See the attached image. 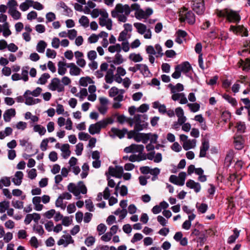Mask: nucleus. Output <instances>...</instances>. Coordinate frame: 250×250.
Segmentation results:
<instances>
[{
    "mask_svg": "<svg viewBox=\"0 0 250 250\" xmlns=\"http://www.w3.org/2000/svg\"><path fill=\"white\" fill-rule=\"evenodd\" d=\"M80 24L84 28H87L89 26V21L88 18L85 16H82L79 19Z\"/></svg>",
    "mask_w": 250,
    "mask_h": 250,
    "instance_id": "52",
    "label": "nucleus"
},
{
    "mask_svg": "<svg viewBox=\"0 0 250 250\" xmlns=\"http://www.w3.org/2000/svg\"><path fill=\"white\" fill-rule=\"evenodd\" d=\"M28 93H29V90H26L23 95L25 98V104L26 105H34L41 102V100L40 99L33 98Z\"/></svg>",
    "mask_w": 250,
    "mask_h": 250,
    "instance_id": "15",
    "label": "nucleus"
},
{
    "mask_svg": "<svg viewBox=\"0 0 250 250\" xmlns=\"http://www.w3.org/2000/svg\"><path fill=\"white\" fill-rule=\"evenodd\" d=\"M187 35V33L186 31L179 29L175 33V42L178 44H182Z\"/></svg>",
    "mask_w": 250,
    "mask_h": 250,
    "instance_id": "19",
    "label": "nucleus"
},
{
    "mask_svg": "<svg viewBox=\"0 0 250 250\" xmlns=\"http://www.w3.org/2000/svg\"><path fill=\"white\" fill-rule=\"evenodd\" d=\"M138 67L139 70H140L144 75H147L149 73L148 68L146 64H138Z\"/></svg>",
    "mask_w": 250,
    "mask_h": 250,
    "instance_id": "56",
    "label": "nucleus"
},
{
    "mask_svg": "<svg viewBox=\"0 0 250 250\" xmlns=\"http://www.w3.org/2000/svg\"><path fill=\"white\" fill-rule=\"evenodd\" d=\"M128 160L132 162H134L136 161L139 162L146 160V157H145L144 155H141L133 154L129 157Z\"/></svg>",
    "mask_w": 250,
    "mask_h": 250,
    "instance_id": "38",
    "label": "nucleus"
},
{
    "mask_svg": "<svg viewBox=\"0 0 250 250\" xmlns=\"http://www.w3.org/2000/svg\"><path fill=\"white\" fill-rule=\"evenodd\" d=\"M7 7L9 8V11L17 8L18 3L15 0H10L7 3Z\"/></svg>",
    "mask_w": 250,
    "mask_h": 250,
    "instance_id": "64",
    "label": "nucleus"
},
{
    "mask_svg": "<svg viewBox=\"0 0 250 250\" xmlns=\"http://www.w3.org/2000/svg\"><path fill=\"white\" fill-rule=\"evenodd\" d=\"M77 2L74 4V7L75 10L82 12L83 10V5L86 3L85 0H76Z\"/></svg>",
    "mask_w": 250,
    "mask_h": 250,
    "instance_id": "36",
    "label": "nucleus"
},
{
    "mask_svg": "<svg viewBox=\"0 0 250 250\" xmlns=\"http://www.w3.org/2000/svg\"><path fill=\"white\" fill-rule=\"evenodd\" d=\"M229 31L232 32L236 35H239L242 37H247L248 36L247 29L242 25H231L229 28Z\"/></svg>",
    "mask_w": 250,
    "mask_h": 250,
    "instance_id": "12",
    "label": "nucleus"
},
{
    "mask_svg": "<svg viewBox=\"0 0 250 250\" xmlns=\"http://www.w3.org/2000/svg\"><path fill=\"white\" fill-rule=\"evenodd\" d=\"M125 61L122 55L119 53H117L112 61V62L116 65H120L123 63Z\"/></svg>",
    "mask_w": 250,
    "mask_h": 250,
    "instance_id": "42",
    "label": "nucleus"
},
{
    "mask_svg": "<svg viewBox=\"0 0 250 250\" xmlns=\"http://www.w3.org/2000/svg\"><path fill=\"white\" fill-rule=\"evenodd\" d=\"M137 32L140 35H143L145 39H151L152 38V31L151 29L141 22H135L133 24Z\"/></svg>",
    "mask_w": 250,
    "mask_h": 250,
    "instance_id": "7",
    "label": "nucleus"
},
{
    "mask_svg": "<svg viewBox=\"0 0 250 250\" xmlns=\"http://www.w3.org/2000/svg\"><path fill=\"white\" fill-rule=\"evenodd\" d=\"M113 120L111 118H107L101 120L95 124H91L88 128V131L91 135L99 134L102 128H104L109 124H112Z\"/></svg>",
    "mask_w": 250,
    "mask_h": 250,
    "instance_id": "3",
    "label": "nucleus"
},
{
    "mask_svg": "<svg viewBox=\"0 0 250 250\" xmlns=\"http://www.w3.org/2000/svg\"><path fill=\"white\" fill-rule=\"evenodd\" d=\"M93 83V80L89 77H82L79 80V84L83 87H86L88 84Z\"/></svg>",
    "mask_w": 250,
    "mask_h": 250,
    "instance_id": "37",
    "label": "nucleus"
},
{
    "mask_svg": "<svg viewBox=\"0 0 250 250\" xmlns=\"http://www.w3.org/2000/svg\"><path fill=\"white\" fill-rule=\"evenodd\" d=\"M244 140L241 135H236L234 137V145L238 150L242 149L244 147Z\"/></svg>",
    "mask_w": 250,
    "mask_h": 250,
    "instance_id": "20",
    "label": "nucleus"
},
{
    "mask_svg": "<svg viewBox=\"0 0 250 250\" xmlns=\"http://www.w3.org/2000/svg\"><path fill=\"white\" fill-rule=\"evenodd\" d=\"M144 146L142 145L132 144L124 148L126 153H132L137 155H144Z\"/></svg>",
    "mask_w": 250,
    "mask_h": 250,
    "instance_id": "9",
    "label": "nucleus"
},
{
    "mask_svg": "<svg viewBox=\"0 0 250 250\" xmlns=\"http://www.w3.org/2000/svg\"><path fill=\"white\" fill-rule=\"evenodd\" d=\"M239 231L237 229H234L233 230V234L230 235L228 240V243L229 244H232L234 243L236 239L239 237Z\"/></svg>",
    "mask_w": 250,
    "mask_h": 250,
    "instance_id": "48",
    "label": "nucleus"
},
{
    "mask_svg": "<svg viewBox=\"0 0 250 250\" xmlns=\"http://www.w3.org/2000/svg\"><path fill=\"white\" fill-rule=\"evenodd\" d=\"M141 117V115L137 114L135 115L133 118L128 120V123L131 126H134L135 130L137 131L143 130L147 126V123L145 122L144 121H142Z\"/></svg>",
    "mask_w": 250,
    "mask_h": 250,
    "instance_id": "6",
    "label": "nucleus"
},
{
    "mask_svg": "<svg viewBox=\"0 0 250 250\" xmlns=\"http://www.w3.org/2000/svg\"><path fill=\"white\" fill-rule=\"evenodd\" d=\"M50 78V75L48 73H43L39 79L37 83L40 84H44L47 80Z\"/></svg>",
    "mask_w": 250,
    "mask_h": 250,
    "instance_id": "55",
    "label": "nucleus"
},
{
    "mask_svg": "<svg viewBox=\"0 0 250 250\" xmlns=\"http://www.w3.org/2000/svg\"><path fill=\"white\" fill-rule=\"evenodd\" d=\"M153 10L151 8H147L145 10L140 9L135 12V17L139 20L146 19L153 14Z\"/></svg>",
    "mask_w": 250,
    "mask_h": 250,
    "instance_id": "11",
    "label": "nucleus"
},
{
    "mask_svg": "<svg viewBox=\"0 0 250 250\" xmlns=\"http://www.w3.org/2000/svg\"><path fill=\"white\" fill-rule=\"evenodd\" d=\"M110 196V190H109L108 187H106L104 192L103 193L102 192H99L97 195L96 198V200L97 201H100L102 200L103 197L105 200H107Z\"/></svg>",
    "mask_w": 250,
    "mask_h": 250,
    "instance_id": "28",
    "label": "nucleus"
},
{
    "mask_svg": "<svg viewBox=\"0 0 250 250\" xmlns=\"http://www.w3.org/2000/svg\"><path fill=\"white\" fill-rule=\"evenodd\" d=\"M28 66L23 67L21 69V78L24 82H27L28 80Z\"/></svg>",
    "mask_w": 250,
    "mask_h": 250,
    "instance_id": "46",
    "label": "nucleus"
},
{
    "mask_svg": "<svg viewBox=\"0 0 250 250\" xmlns=\"http://www.w3.org/2000/svg\"><path fill=\"white\" fill-rule=\"evenodd\" d=\"M124 89H119L115 86L112 87L108 91L110 97L113 98L114 101L122 102L124 100Z\"/></svg>",
    "mask_w": 250,
    "mask_h": 250,
    "instance_id": "8",
    "label": "nucleus"
},
{
    "mask_svg": "<svg viewBox=\"0 0 250 250\" xmlns=\"http://www.w3.org/2000/svg\"><path fill=\"white\" fill-rule=\"evenodd\" d=\"M23 177V173L21 171H17L13 177L12 178V181L16 186H20L22 183Z\"/></svg>",
    "mask_w": 250,
    "mask_h": 250,
    "instance_id": "18",
    "label": "nucleus"
},
{
    "mask_svg": "<svg viewBox=\"0 0 250 250\" xmlns=\"http://www.w3.org/2000/svg\"><path fill=\"white\" fill-rule=\"evenodd\" d=\"M86 5L83 8V12L85 14H89L91 12L90 9H93L96 7V4L92 1H88L86 3Z\"/></svg>",
    "mask_w": 250,
    "mask_h": 250,
    "instance_id": "39",
    "label": "nucleus"
},
{
    "mask_svg": "<svg viewBox=\"0 0 250 250\" xmlns=\"http://www.w3.org/2000/svg\"><path fill=\"white\" fill-rule=\"evenodd\" d=\"M169 87L170 88L171 93L182 91L184 90V86L182 84L178 83L176 85H173L172 84H169Z\"/></svg>",
    "mask_w": 250,
    "mask_h": 250,
    "instance_id": "40",
    "label": "nucleus"
},
{
    "mask_svg": "<svg viewBox=\"0 0 250 250\" xmlns=\"http://www.w3.org/2000/svg\"><path fill=\"white\" fill-rule=\"evenodd\" d=\"M186 186L189 188L193 189L196 193L200 192L201 187L198 182H195L192 180H189L186 183Z\"/></svg>",
    "mask_w": 250,
    "mask_h": 250,
    "instance_id": "17",
    "label": "nucleus"
},
{
    "mask_svg": "<svg viewBox=\"0 0 250 250\" xmlns=\"http://www.w3.org/2000/svg\"><path fill=\"white\" fill-rule=\"evenodd\" d=\"M108 50L112 53L116 52H117V53H119L121 51V46L119 43H117L113 45H110L108 47Z\"/></svg>",
    "mask_w": 250,
    "mask_h": 250,
    "instance_id": "50",
    "label": "nucleus"
},
{
    "mask_svg": "<svg viewBox=\"0 0 250 250\" xmlns=\"http://www.w3.org/2000/svg\"><path fill=\"white\" fill-rule=\"evenodd\" d=\"M178 68L184 74L187 75L188 73L191 70L192 67L191 65L188 62H185L180 64L176 65Z\"/></svg>",
    "mask_w": 250,
    "mask_h": 250,
    "instance_id": "21",
    "label": "nucleus"
},
{
    "mask_svg": "<svg viewBox=\"0 0 250 250\" xmlns=\"http://www.w3.org/2000/svg\"><path fill=\"white\" fill-rule=\"evenodd\" d=\"M209 143L208 141L204 140L202 143V145L200 147V157H205L206 155V152L209 148Z\"/></svg>",
    "mask_w": 250,
    "mask_h": 250,
    "instance_id": "27",
    "label": "nucleus"
},
{
    "mask_svg": "<svg viewBox=\"0 0 250 250\" xmlns=\"http://www.w3.org/2000/svg\"><path fill=\"white\" fill-rule=\"evenodd\" d=\"M41 198L39 196H35L33 198L32 202L34 205V208L37 211H41L42 209L43 206L41 204Z\"/></svg>",
    "mask_w": 250,
    "mask_h": 250,
    "instance_id": "30",
    "label": "nucleus"
},
{
    "mask_svg": "<svg viewBox=\"0 0 250 250\" xmlns=\"http://www.w3.org/2000/svg\"><path fill=\"white\" fill-rule=\"evenodd\" d=\"M61 150L62 152V156L64 159H67L71 154L70 150V146L68 144H65L62 145Z\"/></svg>",
    "mask_w": 250,
    "mask_h": 250,
    "instance_id": "25",
    "label": "nucleus"
},
{
    "mask_svg": "<svg viewBox=\"0 0 250 250\" xmlns=\"http://www.w3.org/2000/svg\"><path fill=\"white\" fill-rule=\"evenodd\" d=\"M9 14L15 20H18L21 18V13L16 9L8 11Z\"/></svg>",
    "mask_w": 250,
    "mask_h": 250,
    "instance_id": "49",
    "label": "nucleus"
},
{
    "mask_svg": "<svg viewBox=\"0 0 250 250\" xmlns=\"http://www.w3.org/2000/svg\"><path fill=\"white\" fill-rule=\"evenodd\" d=\"M179 20L181 22L187 21L190 24H193L195 21V17L191 11L183 8L179 12Z\"/></svg>",
    "mask_w": 250,
    "mask_h": 250,
    "instance_id": "5",
    "label": "nucleus"
},
{
    "mask_svg": "<svg viewBox=\"0 0 250 250\" xmlns=\"http://www.w3.org/2000/svg\"><path fill=\"white\" fill-rule=\"evenodd\" d=\"M123 171V167L121 166H117L115 167H109L108 168V174L118 178L122 177Z\"/></svg>",
    "mask_w": 250,
    "mask_h": 250,
    "instance_id": "13",
    "label": "nucleus"
},
{
    "mask_svg": "<svg viewBox=\"0 0 250 250\" xmlns=\"http://www.w3.org/2000/svg\"><path fill=\"white\" fill-rule=\"evenodd\" d=\"M67 67L69 68V73L72 76H78L82 71L74 63L72 62L68 64Z\"/></svg>",
    "mask_w": 250,
    "mask_h": 250,
    "instance_id": "22",
    "label": "nucleus"
},
{
    "mask_svg": "<svg viewBox=\"0 0 250 250\" xmlns=\"http://www.w3.org/2000/svg\"><path fill=\"white\" fill-rule=\"evenodd\" d=\"M47 46V43L43 41H40L36 46V50L39 53H43Z\"/></svg>",
    "mask_w": 250,
    "mask_h": 250,
    "instance_id": "43",
    "label": "nucleus"
},
{
    "mask_svg": "<svg viewBox=\"0 0 250 250\" xmlns=\"http://www.w3.org/2000/svg\"><path fill=\"white\" fill-rule=\"evenodd\" d=\"M99 24L102 27L105 26L109 30H111L112 28V21L110 19H99Z\"/></svg>",
    "mask_w": 250,
    "mask_h": 250,
    "instance_id": "32",
    "label": "nucleus"
},
{
    "mask_svg": "<svg viewBox=\"0 0 250 250\" xmlns=\"http://www.w3.org/2000/svg\"><path fill=\"white\" fill-rule=\"evenodd\" d=\"M131 12V8L128 4L123 5L121 3L116 4L115 8L111 11V16L117 18L120 22H125L127 16Z\"/></svg>",
    "mask_w": 250,
    "mask_h": 250,
    "instance_id": "1",
    "label": "nucleus"
},
{
    "mask_svg": "<svg viewBox=\"0 0 250 250\" xmlns=\"http://www.w3.org/2000/svg\"><path fill=\"white\" fill-rule=\"evenodd\" d=\"M3 36L7 38L11 34V32L9 29V25L8 23H5L3 24V30H2Z\"/></svg>",
    "mask_w": 250,
    "mask_h": 250,
    "instance_id": "54",
    "label": "nucleus"
},
{
    "mask_svg": "<svg viewBox=\"0 0 250 250\" xmlns=\"http://www.w3.org/2000/svg\"><path fill=\"white\" fill-rule=\"evenodd\" d=\"M73 242L74 241L70 235H64L58 241L57 243L58 245H63L65 247L69 244L73 243Z\"/></svg>",
    "mask_w": 250,
    "mask_h": 250,
    "instance_id": "16",
    "label": "nucleus"
},
{
    "mask_svg": "<svg viewBox=\"0 0 250 250\" xmlns=\"http://www.w3.org/2000/svg\"><path fill=\"white\" fill-rule=\"evenodd\" d=\"M112 234L109 232L104 233L101 237V240L104 242H107L111 240L112 237Z\"/></svg>",
    "mask_w": 250,
    "mask_h": 250,
    "instance_id": "61",
    "label": "nucleus"
},
{
    "mask_svg": "<svg viewBox=\"0 0 250 250\" xmlns=\"http://www.w3.org/2000/svg\"><path fill=\"white\" fill-rule=\"evenodd\" d=\"M196 140L195 139L188 140L187 141L183 143V148L185 150H188L190 149L193 148L196 146Z\"/></svg>",
    "mask_w": 250,
    "mask_h": 250,
    "instance_id": "31",
    "label": "nucleus"
},
{
    "mask_svg": "<svg viewBox=\"0 0 250 250\" xmlns=\"http://www.w3.org/2000/svg\"><path fill=\"white\" fill-rule=\"evenodd\" d=\"M9 207V202L7 201H4L0 202V213H3Z\"/></svg>",
    "mask_w": 250,
    "mask_h": 250,
    "instance_id": "58",
    "label": "nucleus"
},
{
    "mask_svg": "<svg viewBox=\"0 0 250 250\" xmlns=\"http://www.w3.org/2000/svg\"><path fill=\"white\" fill-rule=\"evenodd\" d=\"M187 106L189 107L190 111L194 113L198 111L200 108V104L197 103L188 104Z\"/></svg>",
    "mask_w": 250,
    "mask_h": 250,
    "instance_id": "53",
    "label": "nucleus"
},
{
    "mask_svg": "<svg viewBox=\"0 0 250 250\" xmlns=\"http://www.w3.org/2000/svg\"><path fill=\"white\" fill-rule=\"evenodd\" d=\"M108 65L106 62L102 63L100 67V69L95 73V75L98 78H101L104 76V73L108 69Z\"/></svg>",
    "mask_w": 250,
    "mask_h": 250,
    "instance_id": "24",
    "label": "nucleus"
},
{
    "mask_svg": "<svg viewBox=\"0 0 250 250\" xmlns=\"http://www.w3.org/2000/svg\"><path fill=\"white\" fill-rule=\"evenodd\" d=\"M33 130L35 132H38L41 136L44 135L46 131L45 128L40 125H35Z\"/></svg>",
    "mask_w": 250,
    "mask_h": 250,
    "instance_id": "41",
    "label": "nucleus"
},
{
    "mask_svg": "<svg viewBox=\"0 0 250 250\" xmlns=\"http://www.w3.org/2000/svg\"><path fill=\"white\" fill-rule=\"evenodd\" d=\"M153 108L157 109L159 112L162 114H165L167 111L166 106L164 104H161L159 101H155L152 103Z\"/></svg>",
    "mask_w": 250,
    "mask_h": 250,
    "instance_id": "26",
    "label": "nucleus"
},
{
    "mask_svg": "<svg viewBox=\"0 0 250 250\" xmlns=\"http://www.w3.org/2000/svg\"><path fill=\"white\" fill-rule=\"evenodd\" d=\"M87 95L88 93L86 88H82L79 93L75 95L76 97H79L81 101H83Z\"/></svg>",
    "mask_w": 250,
    "mask_h": 250,
    "instance_id": "51",
    "label": "nucleus"
},
{
    "mask_svg": "<svg viewBox=\"0 0 250 250\" xmlns=\"http://www.w3.org/2000/svg\"><path fill=\"white\" fill-rule=\"evenodd\" d=\"M33 0H25L20 5V9L22 11H27L30 7H32Z\"/></svg>",
    "mask_w": 250,
    "mask_h": 250,
    "instance_id": "35",
    "label": "nucleus"
},
{
    "mask_svg": "<svg viewBox=\"0 0 250 250\" xmlns=\"http://www.w3.org/2000/svg\"><path fill=\"white\" fill-rule=\"evenodd\" d=\"M154 48L156 53L155 54L156 57H162L164 55L162 47L159 44H155Z\"/></svg>",
    "mask_w": 250,
    "mask_h": 250,
    "instance_id": "60",
    "label": "nucleus"
},
{
    "mask_svg": "<svg viewBox=\"0 0 250 250\" xmlns=\"http://www.w3.org/2000/svg\"><path fill=\"white\" fill-rule=\"evenodd\" d=\"M89 170V166L87 163H84L82 166V172L81 177L82 179L85 178L88 174Z\"/></svg>",
    "mask_w": 250,
    "mask_h": 250,
    "instance_id": "47",
    "label": "nucleus"
},
{
    "mask_svg": "<svg viewBox=\"0 0 250 250\" xmlns=\"http://www.w3.org/2000/svg\"><path fill=\"white\" fill-rule=\"evenodd\" d=\"M222 96L225 100L233 106H236L237 105V102L234 98L228 94H224Z\"/></svg>",
    "mask_w": 250,
    "mask_h": 250,
    "instance_id": "44",
    "label": "nucleus"
},
{
    "mask_svg": "<svg viewBox=\"0 0 250 250\" xmlns=\"http://www.w3.org/2000/svg\"><path fill=\"white\" fill-rule=\"evenodd\" d=\"M215 14L220 18H226L230 22H238L240 20V16L237 11H233L230 9H224L223 10H216Z\"/></svg>",
    "mask_w": 250,
    "mask_h": 250,
    "instance_id": "2",
    "label": "nucleus"
},
{
    "mask_svg": "<svg viewBox=\"0 0 250 250\" xmlns=\"http://www.w3.org/2000/svg\"><path fill=\"white\" fill-rule=\"evenodd\" d=\"M106 73L105 75V81L107 83H113L114 79V70L112 69H109L106 71Z\"/></svg>",
    "mask_w": 250,
    "mask_h": 250,
    "instance_id": "33",
    "label": "nucleus"
},
{
    "mask_svg": "<svg viewBox=\"0 0 250 250\" xmlns=\"http://www.w3.org/2000/svg\"><path fill=\"white\" fill-rule=\"evenodd\" d=\"M49 89L52 91L57 90L60 92L64 90V87L60 83V81L58 78H53L48 85Z\"/></svg>",
    "mask_w": 250,
    "mask_h": 250,
    "instance_id": "14",
    "label": "nucleus"
},
{
    "mask_svg": "<svg viewBox=\"0 0 250 250\" xmlns=\"http://www.w3.org/2000/svg\"><path fill=\"white\" fill-rule=\"evenodd\" d=\"M68 191L73 194L77 199L81 198L80 194H85L87 193V188L83 181L79 182L77 185L70 183L67 186Z\"/></svg>",
    "mask_w": 250,
    "mask_h": 250,
    "instance_id": "4",
    "label": "nucleus"
},
{
    "mask_svg": "<svg viewBox=\"0 0 250 250\" xmlns=\"http://www.w3.org/2000/svg\"><path fill=\"white\" fill-rule=\"evenodd\" d=\"M11 204L12 206L17 209H22L23 208V203L22 201L13 200Z\"/></svg>",
    "mask_w": 250,
    "mask_h": 250,
    "instance_id": "63",
    "label": "nucleus"
},
{
    "mask_svg": "<svg viewBox=\"0 0 250 250\" xmlns=\"http://www.w3.org/2000/svg\"><path fill=\"white\" fill-rule=\"evenodd\" d=\"M192 7L193 11L198 15H202L205 10L203 0H191Z\"/></svg>",
    "mask_w": 250,
    "mask_h": 250,
    "instance_id": "10",
    "label": "nucleus"
},
{
    "mask_svg": "<svg viewBox=\"0 0 250 250\" xmlns=\"http://www.w3.org/2000/svg\"><path fill=\"white\" fill-rule=\"evenodd\" d=\"M96 241V239L93 236H89L87 237L84 241V244L87 247H91L94 245Z\"/></svg>",
    "mask_w": 250,
    "mask_h": 250,
    "instance_id": "62",
    "label": "nucleus"
},
{
    "mask_svg": "<svg viewBox=\"0 0 250 250\" xmlns=\"http://www.w3.org/2000/svg\"><path fill=\"white\" fill-rule=\"evenodd\" d=\"M111 132L113 134L114 136H118L120 139L123 138L125 135V132L127 131L126 129L123 130H120L117 128L113 127L111 129ZM113 137V136H112Z\"/></svg>",
    "mask_w": 250,
    "mask_h": 250,
    "instance_id": "34",
    "label": "nucleus"
},
{
    "mask_svg": "<svg viewBox=\"0 0 250 250\" xmlns=\"http://www.w3.org/2000/svg\"><path fill=\"white\" fill-rule=\"evenodd\" d=\"M68 64L64 61H60L58 63V73L60 75H63L66 72V68Z\"/></svg>",
    "mask_w": 250,
    "mask_h": 250,
    "instance_id": "29",
    "label": "nucleus"
},
{
    "mask_svg": "<svg viewBox=\"0 0 250 250\" xmlns=\"http://www.w3.org/2000/svg\"><path fill=\"white\" fill-rule=\"evenodd\" d=\"M128 58L135 62H140L143 60V58L140 54L131 53Z\"/></svg>",
    "mask_w": 250,
    "mask_h": 250,
    "instance_id": "45",
    "label": "nucleus"
},
{
    "mask_svg": "<svg viewBox=\"0 0 250 250\" xmlns=\"http://www.w3.org/2000/svg\"><path fill=\"white\" fill-rule=\"evenodd\" d=\"M106 229V226L103 223L100 224L97 227V231L98 233V235L100 236L104 234L105 232Z\"/></svg>",
    "mask_w": 250,
    "mask_h": 250,
    "instance_id": "57",
    "label": "nucleus"
},
{
    "mask_svg": "<svg viewBox=\"0 0 250 250\" xmlns=\"http://www.w3.org/2000/svg\"><path fill=\"white\" fill-rule=\"evenodd\" d=\"M16 110L14 108H10L5 111L3 117L6 122H9L12 118L15 116Z\"/></svg>",
    "mask_w": 250,
    "mask_h": 250,
    "instance_id": "23",
    "label": "nucleus"
},
{
    "mask_svg": "<svg viewBox=\"0 0 250 250\" xmlns=\"http://www.w3.org/2000/svg\"><path fill=\"white\" fill-rule=\"evenodd\" d=\"M236 127L237 131L240 133H244L246 128L245 123L240 121L237 123Z\"/></svg>",
    "mask_w": 250,
    "mask_h": 250,
    "instance_id": "59",
    "label": "nucleus"
}]
</instances>
